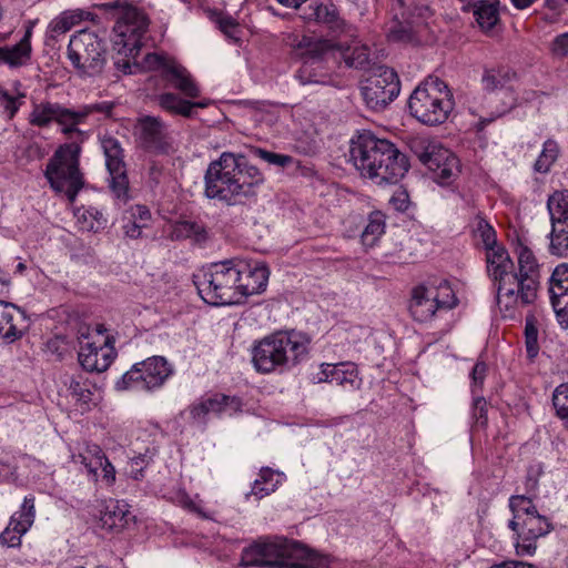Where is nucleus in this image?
<instances>
[{
    "label": "nucleus",
    "mask_w": 568,
    "mask_h": 568,
    "mask_svg": "<svg viewBox=\"0 0 568 568\" xmlns=\"http://www.w3.org/2000/svg\"><path fill=\"white\" fill-rule=\"evenodd\" d=\"M61 119L58 124L70 142L59 145L54 151L45 165L44 178L53 191L64 193L68 201L74 203L85 185L84 174L80 169V155L87 133L78 126L87 119V112L64 106Z\"/></svg>",
    "instance_id": "1"
},
{
    "label": "nucleus",
    "mask_w": 568,
    "mask_h": 568,
    "mask_svg": "<svg viewBox=\"0 0 568 568\" xmlns=\"http://www.w3.org/2000/svg\"><path fill=\"white\" fill-rule=\"evenodd\" d=\"M264 181L263 173L243 154L223 152L209 164L204 194L227 205H243L256 197V189Z\"/></svg>",
    "instance_id": "2"
},
{
    "label": "nucleus",
    "mask_w": 568,
    "mask_h": 568,
    "mask_svg": "<svg viewBox=\"0 0 568 568\" xmlns=\"http://www.w3.org/2000/svg\"><path fill=\"white\" fill-rule=\"evenodd\" d=\"M349 156L361 175L378 185L397 183L409 169L407 156L393 142L367 130L351 139Z\"/></svg>",
    "instance_id": "3"
},
{
    "label": "nucleus",
    "mask_w": 568,
    "mask_h": 568,
    "mask_svg": "<svg viewBox=\"0 0 568 568\" xmlns=\"http://www.w3.org/2000/svg\"><path fill=\"white\" fill-rule=\"evenodd\" d=\"M518 267L509 256L510 267L500 274L488 273L497 291V303L506 311L518 303L529 305L537 298L539 287V265L530 248L520 245L517 251Z\"/></svg>",
    "instance_id": "4"
},
{
    "label": "nucleus",
    "mask_w": 568,
    "mask_h": 568,
    "mask_svg": "<svg viewBox=\"0 0 568 568\" xmlns=\"http://www.w3.org/2000/svg\"><path fill=\"white\" fill-rule=\"evenodd\" d=\"M315 554L302 544L286 538L258 540L241 556L245 567L315 568Z\"/></svg>",
    "instance_id": "5"
},
{
    "label": "nucleus",
    "mask_w": 568,
    "mask_h": 568,
    "mask_svg": "<svg viewBox=\"0 0 568 568\" xmlns=\"http://www.w3.org/2000/svg\"><path fill=\"white\" fill-rule=\"evenodd\" d=\"M307 341L295 332H276L261 339L253 348L257 372L268 374L296 365L307 354Z\"/></svg>",
    "instance_id": "6"
},
{
    "label": "nucleus",
    "mask_w": 568,
    "mask_h": 568,
    "mask_svg": "<svg viewBox=\"0 0 568 568\" xmlns=\"http://www.w3.org/2000/svg\"><path fill=\"white\" fill-rule=\"evenodd\" d=\"M239 270L235 258L212 263L193 276V283L204 302L211 305L242 303L239 295Z\"/></svg>",
    "instance_id": "7"
},
{
    "label": "nucleus",
    "mask_w": 568,
    "mask_h": 568,
    "mask_svg": "<svg viewBox=\"0 0 568 568\" xmlns=\"http://www.w3.org/2000/svg\"><path fill=\"white\" fill-rule=\"evenodd\" d=\"M410 114L426 125L443 124L454 109L453 93L438 78L420 83L408 99Z\"/></svg>",
    "instance_id": "8"
},
{
    "label": "nucleus",
    "mask_w": 568,
    "mask_h": 568,
    "mask_svg": "<svg viewBox=\"0 0 568 568\" xmlns=\"http://www.w3.org/2000/svg\"><path fill=\"white\" fill-rule=\"evenodd\" d=\"M509 508L514 517L509 528L516 532V552L518 556H532L537 549V540L552 529L551 523L541 516L530 498L513 496Z\"/></svg>",
    "instance_id": "9"
},
{
    "label": "nucleus",
    "mask_w": 568,
    "mask_h": 568,
    "mask_svg": "<svg viewBox=\"0 0 568 568\" xmlns=\"http://www.w3.org/2000/svg\"><path fill=\"white\" fill-rule=\"evenodd\" d=\"M295 54L302 60V65L295 73L301 84H328L331 75L324 60L327 54L341 45L329 39L302 36L292 44Z\"/></svg>",
    "instance_id": "10"
},
{
    "label": "nucleus",
    "mask_w": 568,
    "mask_h": 568,
    "mask_svg": "<svg viewBox=\"0 0 568 568\" xmlns=\"http://www.w3.org/2000/svg\"><path fill=\"white\" fill-rule=\"evenodd\" d=\"M68 57L80 74L94 77L105 64L104 42L94 32L81 30L71 38Z\"/></svg>",
    "instance_id": "11"
},
{
    "label": "nucleus",
    "mask_w": 568,
    "mask_h": 568,
    "mask_svg": "<svg viewBox=\"0 0 568 568\" xmlns=\"http://www.w3.org/2000/svg\"><path fill=\"white\" fill-rule=\"evenodd\" d=\"M409 149L439 184H449L459 172L458 159L442 145L418 138L410 141Z\"/></svg>",
    "instance_id": "12"
},
{
    "label": "nucleus",
    "mask_w": 568,
    "mask_h": 568,
    "mask_svg": "<svg viewBox=\"0 0 568 568\" xmlns=\"http://www.w3.org/2000/svg\"><path fill=\"white\" fill-rule=\"evenodd\" d=\"M362 95L366 105L375 111L386 108L400 91L397 73L385 65L378 67L364 81Z\"/></svg>",
    "instance_id": "13"
},
{
    "label": "nucleus",
    "mask_w": 568,
    "mask_h": 568,
    "mask_svg": "<svg viewBox=\"0 0 568 568\" xmlns=\"http://www.w3.org/2000/svg\"><path fill=\"white\" fill-rule=\"evenodd\" d=\"M172 369L162 356L149 357L136 363L116 383L118 389L135 387L138 389L151 390L162 386L171 375Z\"/></svg>",
    "instance_id": "14"
},
{
    "label": "nucleus",
    "mask_w": 568,
    "mask_h": 568,
    "mask_svg": "<svg viewBox=\"0 0 568 568\" xmlns=\"http://www.w3.org/2000/svg\"><path fill=\"white\" fill-rule=\"evenodd\" d=\"M551 232L549 251L564 257L568 254V190H557L547 200Z\"/></svg>",
    "instance_id": "15"
},
{
    "label": "nucleus",
    "mask_w": 568,
    "mask_h": 568,
    "mask_svg": "<svg viewBox=\"0 0 568 568\" xmlns=\"http://www.w3.org/2000/svg\"><path fill=\"white\" fill-rule=\"evenodd\" d=\"M100 142L110 174L109 186L118 200L126 202L129 200V179L124 162V150L120 141L110 134L102 135Z\"/></svg>",
    "instance_id": "16"
},
{
    "label": "nucleus",
    "mask_w": 568,
    "mask_h": 568,
    "mask_svg": "<svg viewBox=\"0 0 568 568\" xmlns=\"http://www.w3.org/2000/svg\"><path fill=\"white\" fill-rule=\"evenodd\" d=\"M475 240H480L486 250L487 274H500L509 268V253L505 246L498 244L495 229L481 215L477 214L470 223Z\"/></svg>",
    "instance_id": "17"
},
{
    "label": "nucleus",
    "mask_w": 568,
    "mask_h": 568,
    "mask_svg": "<svg viewBox=\"0 0 568 568\" xmlns=\"http://www.w3.org/2000/svg\"><path fill=\"white\" fill-rule=\"evenodd\" d=\"M134 134L141 148L146 152L169 154L172 150L168 124L159 116L142 115L138 118Z\"/></svg>",
    "instance_id": "18"
},
{
    "label": "nucleus",
    "mask_w": 568,
    "mask_h": 568,
    "mask_svg": "<svg viewBox=\"0 0 568 568\" xmlns=\"http://www.w3.org/2000/svg\"><path fill=\"white\" fill-rule=\"evenodd\" d=\"M108 9H116L124 7V11L118 19L114 26V31L121 38V42L124 48H128L130 52L139 50L141 47V38L146 32L148 23L143 17H140L138 11L129 4L114 1L104 4Z\"/></svg>",
    "instance_id": "19"
},
{
    "label": "nucleus",
    "mask_w": 568,
    "mask_h": 568,
    "mask_svg": "<svg viewBox=\"0 0 568 568\" xmlns=\"http://www.w3.org/2000/svg\"><path fill=\"white\" fill-rule=\"evenodd\" d=\"M239 272V295L242 302L250 295L265 291L268 281V268L261 263L251 264L242 260H235Z\"/></svg>",
    "instance_id": "20"
},
{
    "label": "nucleus",
    "mask_w": 568,
    "mask_h": 568,
    "mask_svg": "<svg viewBox=\"0 0 568 568\" xmlns=\"http://www.w3.org/2000/svg\"><path fill=\"white\" fill-rule=\"evenodd\" d=\"M79 363L88 372H104L114 358V348L108 345V338L103 346H95L94 343H81L78 354Z\"/></svg>",
    "instance_id": "21"
},
{
    "label": "nucleus",
    "mask_w": 568,
    "mask_h": 568,
    "mask_svg": "<svg viewBox=\"0 0 568 568\" xmlns=\"http://www.w3.org/2000/svg\"><path fill=\"white\" fill-rule=\"evenodd\" d=\"M305 19L325 26L334 37L348 33L351 31V27L343 18H341L337 8L332 3L311 4L308 7V12L305 14Z\"/></svg>",
    "instance_id": "22"
},
{
    "label": "nucleus",
    "mask_w": 568,
    "mask_h": 568,
    "mask_svg": "<svg viewBox=\"0 0 568 568\" xmlns=\"http://www.w3.org/2000/svg\"><path fill=\"white\" fill-rule=\"evenodd\" d=\"M443 304L438 301L437 294L419 285L412 292V298L409 302V312L415 321L424 323L433 318L436 311L442 307Z\"/></svg>",
    "instance_id": "23"
},
{
    "label": "nucleus",
    "mask_w": 568,
    "mask_h": 568,
    "mask_svg": "<svg viewBox=\"0 0 568 568\" xmlns=\"http://www.w3.org/2000/svg\"><path fill=\"white\" fill-rule=\"evenodd\" d=\"M134 521L135 516L130 511L129 506L119 500H109L101 510V527L110 532H120Z\"/></svg>",
    "instance_id": "24"
},
{
    "label": "nucleus",
    "mask_w": 568,
    "mask_h": 568,
    "mask_svg": "<svg viewBox=\"0 0 568 568\" xmlns=\"http://www.w3.org/2000/svg\"><path fill=\"white\" fill-rule=\"evenodd\" d=\"M318 383H334L338 386L357 388L359 386L358 372L351 364H322V371L317 376Z\"/></svg>",
    "instance_id": "25"
},
{
    "label": "nucleus",
    "mask_w": 568,
    "mask_h": 568,
    "mask_svg": "<svg viewBox=\"0 0 568 568\" xmlns=\"http://www.w3.org/2000/svg\"><path fill=\"white\" fill-rule=\"evenodd\" d=\"M31 30L28 29L22 39L14 45L0 47V63L11 69L27 65L31 60Z\"/></svg>",
    "instance_id": "26"
},
{
    "label": "nucleus",
    "mask_w": 568,
    "mask_h": 568,
    "mask_svg": "<svg viewBox=\"0 0 568 568\" xmlns=\"http://www.w3.org/2000/svg\"><path fill=\"white\" fill-rule=\"evenodd\" d=\"M163 79L184 97L195 99L200 97V88L192 78L191 73L181 64L174 63L168 65V73L162 74Z\"/></svg>",
    "instance_id": "27"
},
{
    "label": "nucleus",
    "mask_w": 568,
    "mask_h": 568,
    "mask_svg": "<svg viewBox=\"0 0 568 568\" xmlns=\"http://www.w3.org/2000/svg\"><path fill=\"white\" fill-rule=\"evenodd\" d=\"M23 321V314L12 303L0 301V336L13 342L22 336L18 322Z\"/></svg>",
    "instance_id": "28"
},
{
    "label": "nucleus",
    "mask_w": 568,
    "mask_h": 568,
    "mask_svg": "<svg viewBox=\"0 0 568 568\" xmlns=\"http://www.w3.org/2000/svg\"><path fill=\"white\" fill-rule=\"evenodd\" d=\"M63 109V105L55 102L34 103L28 118L29 124L37 128H47L52 122L58 123L59 120H62Z\"/></svg>",
    "instance_id": "29"
},
{
    "label": "nucleus",
    "mask_w": 568,
    "mask_h": 568,
    "mask_svg": "<svg viewBox=\"0 0 568 568\" xmlns=\"http://www.w3.org/2000/svg\"><path fill=\"white\" fill-rule=\"evenodd\" d=\"M26 97V92L21 90L20 81H14L11 90L0 87V109L2 114L8 120H12L24 103Z\"/></svg>",
    "instance_id": "30"
},
{
    "label": "nucleus",
    "mask_w": 568,
    "mask_h": 568,
    "mask_svg": "<svg viewBox=\"0 0 568 568\" xmlns=\"http://www.w3.org/2000/svg\"><path fill=\"white\" fill-rule=\"evenodd\" d=\"M498 0H476L473 2V13L483 30H490L498 22Z\"/></svg>",
    "instance_id": "31"
},
{
    "label": "nucleus",
    "mask_w": 568,
    "mask_h": 568,
    "mask_svg": "<svg viewBox=\"0 0 568 568\" xmlns=\"http://www.w3.org/2000/svg\"><path fill=\"white\" fill-rule=\"evenodd\" d=\"M158 103L161 109L172 115L193 118L192 101L186 100L173 92H164L158 97Z\"/></svg>",
    "instance_id": "32"
},
{
    "label": "nucleus",
    "mask_w": 568,
    "mask_h": 568,
    "mask_svg": "<svg viewBox=\"0 0 568 568\" xmlns=\"http://www.w3.org/2000/svg\"><path fill=\"white\" fill-rule=\"evenodd\" d=\"M151 220V212L145 205H135L130 210L128 223L123 225L124 234L130 239H139L142 229L148 226Z\"/></svg>",
    "instance_id": "33"
},
{
    "label": "nucleus",
    "mask_w": 568,
    "mask_h": 568,
    "mask_svg": "<svg viewBox=\"0 0 568 568\" xmlns=\"http://www.w3.org/2000/svg\"><path fill=\"white\" fill-rule=\"evenodd\" d=\"M516 73L507 67L486 69L481 82L486 91L493 92L504 89L514 78Z\"/></svg>",
    "instance_id": "34"
},
{
    "label": "nucleus",
    "mask_w": 568,
    "mask_h": 568,
    "mask_svg": "<svg viewBox=\"0 0 568 568\" xmlns=\"http://www.w3.org/2000/svg\"><path fill=\"white\" fill-rule=\"evenodd\" d=\"M176 239H192L196 243H203L207 240V231L201 222L180 221L174 226Z\"/></svg>",
    "instance_id": "35"
},
{
    "label": "nucleus",
    "mask_w": 568,
    "mask_h": 568,
    "mask_svg": "<svg viewBox=\"0 0 568 568\" xmlns=\"http://www.w3.org/2000/svg\"><path fill=\"white\" fill-rule=\"evenodd\" d=\"M83 19L81 11H64L49 26L51 38L64 34L70 31L74 26L79 24Z\"/></svg>",
    "instance_id": "36"
},
{
    "label": "nucleus",
    "mask_w": 568,
    "mask_h": 568,
    "mask_svg": "<svg viewBox=\"0 0 568 568\" xmlns=\"http://www.w3.org/2000/svg\"><path fill=\"white\" fill-rule=\"evenodd\" d=\"M277 480H275V473L271 468H262L258 478L255 479L252 490L247 494V498L255 496L261 499L275 490Z\"/></svg>",
    "instance_id": "37"
},
{
    "label": "nucleus",
    "mask_w": 568,
    "mask_h": 568,
    "mask_svg": "<svg viewBox=\"0 0 568 568\" xmlns=\"http://www.w3.org/2000/svg\"><path fill=\"white\" fill-rule=\"evenodd\" d=\"M77 215L81 227L88 232L97 233L106 226V219L97 207L90 206L82 212L79 210Z\"/></svg>",
    "instance_id": "38"
},
{
    "label": "nucleus",
    "mask_w": 568,
    "mask_h": 568,
    "mask_svg": "<svg viewBox=\"0 0 568 568\" xmlns=\"http://www.w3.org/2000/svg\"><path fill=\"white\" fill-rule=\"evenodd\" d=\"M226 399V395L224 394H215L197 405H194L191 414L194 418L201 419L205 417L209 413L221 414L225 412V406L223 405Z\"/></svg>",
    "instance_id": "39"
},
{
    "label": "nucleus",
    "mask_w": 568,
    "mask_h": 568,
    "mask_svg": "<svg viewBox=\"0 0 568 568\" xmlns=\"http://www.w3.org/2000/svg\"><path fill=\"white\" fill-rule=\"evenodd\" d=\"M385 222L381 212L369 214V220L362 233V241L365 245L373 246L377 239L384 233Z\"/></svg>",
    "instance_id": "40"
},
{
    "label": "nucleus",
    "mask_w": 568,
    "mask_h": 568,
    "mask_svg": "<svg viewBox=\"0 0 568 568\" xmlns=\"http://www.w3.org/2000/svg\"><path fill=\"white\" fill-rule=\"evenodd\" d=\"M525 346L527 356L530 361L535 359L539 353V344H538V328H537V320L535 315L528 314L526 316L525 324Z\"/></svg>",
    "instance_id": "41"
},
{
    "label": "nucleus",
    "mask_w": 568,
    "mask_h": 568,
    "mask_svg": "<svg viewBox=\"0 0 568 568\" xmlns=\"http://www.w3.org/2000/svg\"><path fill=\"white\" fill-rule=\"evenodd\" d=\"M568 292V264L558 265L549 280L550 298Z\"/></svg>",
    "instance_id": "42"
},
{
    "label": "nucleus",
    "mask_w": 568,
    "mask_h": 568,
    "mask_svg": "<svg viewBox=\"0 0 568 568\" xmlns=\"http://www.w3.org/2000/svg\"><path fill=\"white\" fill-rule=\"evenodd\" d=\"M558 152V145L555 141H546L544 143V149L535 163V170L540 173L548 172L551 164L556 161Z\"/></svg>",
    "instance_id": "43"
},
{
    "label": "nucleus",
    "mask_w": 568,
    "mask_h": 568,
    "mask_svg": "<svg viewBox=\"0 0 568 568\" xmlns=\"http://www.w3.org/2000/svg\"><path fill=\"white\" fill-rule=\"evenodd\" d=\"M70 395L81 406L82 410L90 409L89 404L92 400L93 393L80 379L71 378L69 387Z\"/></svg>",
    "instance_id": "44"
},
{
    "label": "nucleus",
    "mask_w": 568,
    "mask_h": 568,
    "mask_svg": "<svg viewBox=\"0 0 568 568\" xmlns=\"http://www.w3.org/2000/svg\"><path fill=\"white\" fill-rule=\"evenodd\" d=\"M20 523L17 521L16 515L10 519L8 527L0 534V545L8 547H19L21 544V537L27 531H22Z\"/></svg>",
    "instance_id": "45"
},
{
    "label": "nucleus",
    "mask_w": 568,
    "mask_h": 568,
    "mask_svg": "<svg viewBox=\"0 0 568 568\" xmlns=\"http://www.w3.org/2000/svg\"><path fill=\"white\" fill-rule=\"evenodd\" d=\"M346 64L355 69H365L369 64V51L367 47H355L344 54Z\"/></svg>",
    "instance_id": "46"
},
{
    "label": "nucleus",
    "mask_w": 568,
    "mask_h": 568,
    "mask_svg": "<svg viewBox=\"0 0 568 568\" xmlns=\"http://www.w3.org/2000/svg\"><path fill=\"white\" fill-rule=\"evenodd\" d=\"M34 500L36 499L33 496H26L23 499L19 517H17V521L21 524L20 527H22V531H28L34 521Z\"/></svg>",
    "instance_id": "47"
},
{
    "label": "nucleus",
    "mask_w": 568,
    "mask_h": 568,
    "mask_svg": "<svg viewBox=\"0 0 568 568\" xmlns=\"http://www.w3.org/2000/svg\"><path fill=\"white\" fill-rule=\"evenodd\" d=\"M214 21L217 28L230 39L237 40L240 28L237 21L229 14L216 13Z\"/></svg>",
    "instance_id": "48"
},
{
    "label": "nucleus",
    "mask_w": 568,
    "mask_h": 568,
    "mask_svg": "<svg viewBox=\"0 0 568 568\" xmlns=\"http://www.w3.org/2000/svg\"><path fill=\"white\" fill-rule=\"evenodd\" d=\"M552 404L557 416L561 419L568 418V384L559 385L552 396Z\"/></svg>",
    "instance_id": "49"
},
{
    "label": "nucleus",
    "mask_w": 568,
    "mask_h": 568,
    "mask_svg": "<svg viewBox=\"0 0 568 568\" xmlns=\"http://www.w3.org/2000/svg\"><path fill=\"white\" fill-rule=\"evenodd\" d=\"M253 154L263 161L281 168L288 165L292 162V156L285 154L274 153L264 149L254 148Z\"/></svg>",
    "instance_id": "50"
},
{
    "label": "nucleus",
    "mask_w": 568,
    "mask_h": 568,
    "mask_svg": "<svg viewBox=\"0 0 568 568\" xmlns=\"http://www.w3.org/2000/svg\"><path fill=\"white\" fill-rule=\"evenodd\" d=\"M559 323L568 327V292L550 298Z\"/></svg>",
    "instance_id": "51"
},
{
    "label": "nucleus",
    "mask_w": 568,
    "mask_h": 568,
    "mask_svg": "<svg viewBox=\"0 0 568 568\" xmlns=\"http://www.w3.org/2000/svg\"><path fill=\"white\" fill-rule=\"evenodd\" d=\"M388 38L396 42H412L415 37L409 26L397 23L389 29Z\"/></svg>",
    "instance_id": "52"
},
{
    "label": "nucleus",
    "mask_w": 568,
    "mask_h": 568,
    "mask_svg": "<svg viewBox=\"0 0 568 568\" xmlns=\"http://www.w3.org/2000/svg\"><path fill=\"white\" fill-rule=\"evenodd\" d=\"M175 61L166 59L158 53H148L144 58V64L150 70H163V74L168 73V65L174 64Z\"/></svg>",
    "instance_id": "53"
},
{
    "label": "nucleus",
    "mask_w": 568,
    "mask_h": 568,
    "mask_svg": "<svg viewBox=\"0 0 568 568\" xmlns=\"http://www.w3.org/2000/svg\"><path fill=\"white\" fill-rule=\"evenodd\" d=\"M473 418L475 419V423L480 427H485L487 425V402L484 397L478 396L474 399Z\"/></svg>",
    "instance_id": "54"
},
{
    "label": "nucleus",
    "mask_w": 568,
    "mask_h": 568,
    "mask_svg": "<svg viewBox=\"0 0 568 568\" xmlns=\"http://www.w3.org/2000/svg\"><path fill=\"white\" fill-rule=\"evenodd\" d=\"M487 371H488V367H487V364L483 361H478L471 372H470V377H471V381H473V385L475 387H481L484 381H485V377H486V374H487Z\"/></svg>",
    "instance_id": "55"
},
{
    "label": "nucleus",
    "mask_w": 568,
    "mask_h": 568,
    "mask_svg": "<svg viewBox=\"0 0 568 568\" xmlns=\"http://www.w3.org/2000/svg\"><path fill=\"white\" fill-rule=\"evenodd\" d=\"M105 454L99 445L88 444L83 453L78 454V458H81V464H87L88 460L94 458H104Z\"/></svg>",
    "instance_id": "56"
},
{
    "label": "nucleus",
    "mask_w": 568,
    "mask_h": 568,
    "mask_svg": "<svg viewBox=\"0 0 568 568\" xmlns=\"http://www.w3.org/2000/svg\"><path fill=\"white\" fill-rule=\"evenodd\" d=\"M113 108H114V104L111 102H101V103L87 105V106L82 108V111L87 112V118L93 112L105 113L109 115V114H111Z\"/></svg>",
    "instance_id": "57"
},
{
    "label": "nucleus",
    "mask_w": 568,
    "mask_h": 568,
    "mask_svg": "<svg viewBox=\"0 0 568 568\" xmlns=\"http://www.w3.org/2000/svg\"><path fill=\"white\" fill-rule=\"evenodd\" d=\"M554 50L561 55L568 54V32L559 34L555 38Z\"/></svg>",
    "instance_id": "58"
},
{
    "label": "nucleus",
    "mask_w": 568,
    "mask_h": 568,
    "mask_svg": "<svg viewBox=\"0 0 568 568\" xmlns=\"http://www.w3.org/2000/svg\"><path fill=\"white\" fill-rule=\"evenodd\" d=\"M223 405L225 406L224 413L233 414L242 409V400L240 397L236 396L226 395V399L224 400Z\"/></svg>",
    "instance_id": "59"
},
{
    "label": "nucleus",
    "mask_w": 568,
    "mask_h": 568,
    "mask_svg": "<svg viewBox=\"0 0 568 568\" xmlns=\"http://www.w3.org/2000/svg\"><path fill=\"white\" fill-rule=\"evenodd\" d=\"M106 459H108L106 456H104V458L98 457V458L88 460L87 464H83V465L87 468L89 474L97 476L98 469L101 468L105 464Z\"/></svg>",
    "instance_id": "60"
},
{
    "label": "nucleus",
    "mask_w": 568,
    "mask_h": 568,
    "mask_svg": "<svg viewBox=\"0 0 568 568\" xmlns=\"http://www.w3.org/2000/svg\"><path fill=\"white\" fill-rule=\"evenodd\" d=\"M101 469L103 473V480H105L108 485L113 484L115 480V469L113 465L109 462V459H106L105 464L101 467Z\"/></svg>",
    "instance_id": "61"
},
{
    "label": "nucleus",
    "mask_w": 568,
    "mask_h": 568,
    "mask_svg": "<svg viewBox=\"0 0 568 568\" xmlns=\"http://www.w3.org/2000/svg\"><path fill=\"white\" fill-rule=\"evenodd\" d=\"M541 470L540 468L534 469L529 468L527 474V487L528 489H535L538 485V476L540 475Z\"/></svg>",
    "instance_id": "62"
},
{
    "label": "nucleus",
    "mask_w": 568,
    "mask_h": 568,
    "mask_svg": "<svg viewBox=\"0 0 568 568\" xmlns=\"http://www.w3.org/2000/svg\"><path fill=\"white\" fill-rule=\"evenodd\" d=\"M490 568H536L531 564H526L523 561H504L499 565H495Z\"/></svg>",
    "instance_id": "63"
},
{
    "label": "nucleus",
    "mask_w": 568,
    "mask_h": 568,
    "mask_svg": "<svg viewBox=\"0 0 568 568\" xmlns=\"http://www.w3.org/2000/svg\"><path fill=\"white\" fill-rule=\"evenodd\" d=\"M276 1L286 8L298 9L307 0H276Z\"/></svg>",
    "instance_id": "64"
}]
</instances>
